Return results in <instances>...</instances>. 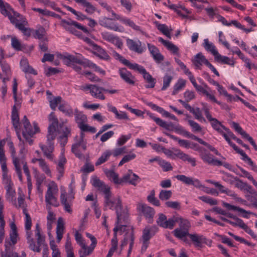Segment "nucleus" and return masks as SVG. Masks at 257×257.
I'll use <instances>...</instances> for the list:
<instances>
[{"mask_svg": "<svg viewBox=\"0 0 257 257\" xmlns=\"http://www.w3.org/2000/svg\"><path fill=\"white\" fill-rule=\"evenodd\" d=\"M61 58L62 59L63 62L68 66L77 63L83 65L84 67L93 68L95 71L100 72L101 74H105V71L102 70L100 67L87 59H81L77 57L72 55L67 54L66 55H61Z\"/></svg>", "mask_w": 257, "mask_h": 257, "instance_id": "1", "label": "nucleus"}, {"mask_svg": "<svg viewBox=\"0 0 257 257\" xmlns=\"http://www.w3.org/2000/svg\"><path fill=\"white\" fill-rule=\"evenodd\" d=\"M49 121L51 122L49 126L59 127L62 128V134L58 138L61 145L64 147L68 142V138L71 135V128L65 126L63 128V122L59 124L58 119L55 116L54 112H52L48 116Z\"/></svg>", "mask_w": 257, "mask_h": 257, "instance_id": "2", "label": "nucleus"}, {"mask_svg": "<svg viewBox=\"0 0 257 257\" xmlns=\"http://www.w3.org/2000/svg\"><path fill=\"white\" fill-rule=\"evenodd\" d=\"M86 236L90 238L91 241V244L88 246L85 243H81V248L79 250L78 252L80 257H86L92 253L94 249L97 244V239L94 236L89 233H86Z\"/></svg>", "mask_w": 257, "mask_h": 257, "instance_id": "3", "label": "nucleus"}, {"mask_svg": "<svg viewBox=\"0 0 257 257\" xmlns=\"http://www.w3.org/2000/svg\"><path fill=\"white\" fill-rule=\"evenodd\" d=\"M80 89L84 91L89 90L91 95L94 98L101 100L105 99V96L102 93V91H104V87L93 84H85L80 86Z\"/></svg>", "mask_w": 257, "mask_h": 257, "instance_id": "4", "label": "nucleus"}, {"mask_svg": "<svg viewBox=\"0 0 257 257\" xmlns=\"http://www.w3.org/2000/svg\"><path fill=\"white\" fill-rule=\"evenodd\" d=\"M115 209L117 216V221L116 224L126 223L128 217L127 209L122 208L121 201L119 197H117L116 205L115 206Z\"/></svg>", "mask_w": 257, "mask_h": 257, "instance_id": "5", "label": "nucleus"}, {"mask_svg": "<svg viewBox=\"0 0 257 257\" xmlns=\"http://www.w3.org/2000/svg\"><path fill=\"white\" fill-rule=\"evenodd\" d=\"M133 70H137L143 75L144 79L148 83L145 86L146 88H152L155 87L156 83V79L153 78L143 66L137 64Z\"/></svg>", "mask_w": 257, "mask_h": 257, "instance_id": "6", "label": "nucleus"}, {"mask_svg": "<svg viewBox=\"0 0 257 257\" xmlns=\"http://www.w3.org/2000/svg\"><path fill=\"white\" fill-rule=\"evenodd\" d=\"M61 25L67 31L69 32L70 33H72L73 30L75 29L73 27L77 28L78 29L81 30L83 32L85 33H89L88 30L85 27L82 26L77 22L71 20L70 19L69 20H66L64 19L62 20Z\"/></svg>", "mask_w": 257, "mask_h": 257, "instance_id": "7", "label": "nucleus"}, {"mask_svg": "<svg viewBox=\"0 0 257 257\" xmlns=\"http://www.w3.org/2000/svg\"><path fill=\"white\" fill-rule=\"evenodd\" d=\"M138 208L141 211L146 219L149 223H152L153 218L155 214V210L150 206L144 203H140Z\"/></svg>", "mask_w": 257, "mask_h": 257, "instance_id": "8", "label": "nucleus"}, {"mask_svg": "<svg viewBox=\"0 0 257 257\" xmlns=\"http://www.w3.org/2000/svg\"><path fill=\"white\" fill-rule=\"evenodd\" d=\"M78 137L76 136L75 137V140L76 142L72 145L71 147V151L72 152L75 154V156L79 159H82L84 158V155L81 153L80 150H79L78 148L79 147H81L82 149L84 151H85L87 148L86 146V142H82L78 140Z\"/></svg>", "mask_w": 257, "mask_h": 257, "instance_id": "9", "label": "nucleus"}, {"mask_svg": "<svg viewBox=\"0 0 257 257\" xmlns=\"http://www.w3.org/2000/svg\"><path fill=\"white\" fill-rule=\"evenodd\" d=\"M112 19L108 18H103L99 21V24L104 27L116 32H123V28L118 27L112 22Z\"/></svg>", "mask_w": 257, "mask_h": 257, "instance_id": "10", "label": "nucleus"}, {"mask_svg": "<svg viewBox=\"0 0 257 257\" xmlns=\"http://www.w3.org/2000/svg\"><path fill=\"white\" fill-rule=\"evenodd\" d=\"M126 45L130 50L139 54L142 53L145 49V48L142 46V43L140 41L136 42L128 38L126 39Z\"/></svg>", "mask_w": 257, "mask_h": 257, "instance_id": "11", "label": "nucleus"}, {"mask_svg": "<svg viewBox=\"0 0 257 257\" xmlns=\"http://www.w3.org/2000/svg\"><path fill=\"white\" fill-rule=\"evenodd\" d=\"M74 198V196L67 198L66 197V193L65 191L62 192L60 195L61 204L64 206L65 210L70 213L72 212V210L71 208V202Z\"/></svg>", "mask_w": 257, "mask_h": 257, "instance_id": "12", "label": "nucleus"}, {"mask_svg": "<svg viewBox=\"0 0 257 257\" xmlns=\"http://www.w3.org/2000/svg\"><path fill=\"white\" fill-rule=\"evenodd\" d=\"M119 74L121 78L126 83L131 85L135 84V77L125 68H120L119 70Z\"/></svg>", "mask_w": 257, "mask_h": 257, "instance_id": "13", "label": "nucleus"}, {"mask_svg": "<svg viewBox=\"0 0 257 257\" xmlns=\"http://www.w3.org/2000/svg\"><path fill=\"white\" fill-rule=\"evenodd\" d=\"M140 178L137 175L133 173L132 170H129L128 173L122 177V182H128L132 185L136 186L137 182L140 181Z\"/></svg>", "mask_w": 257, "mask_h": 257, "instance_id": "14", "label": "nucleus"}, {"mask_svg": "<svg viewBox=\"0 0 257 257\" xmlns=\"http://www.w3.org/2000/svg\"><path fill=\"white\" fill-rule=\"evenodd\" d=\"M92 184L98 191L103 192L104 194L110 191V187L96 177L93 178Z\"/></svg>", "mask_w": 257, "mask_h": 257, "instance_id": "15", "label": "nucleus"}, {"mask_svg": "<svg viewBox=\"0 0 257 257\" xmlns=\"http://www.w3.org/2000/svg\"><path fill=\"white\" fill-rule=\"evenodd\" d=\"M174 155L178 157L183 161H187L188 163H190L193 167H195L196 165L195 158L190 157L188 155L184 153L180 150L177 149L175 150Z\"/></svg>", "mask_w": 257, "mask_h": 257, "instance_id": "16", "label": "nucleus"}, {"mask_svg": "<svg viewBox=\"0 0 257 257\" xmlns=\"http://www.w3.org/2000/svg\"><path fill=\"white\" fill-rule=\"evenodd\" d=\"M104 195L105 209H107V208H108L110 209H113L114 206L115 205V206L116 205L117 197L112 199V193L110 191Z\"/></svg>", "mask_w": 257, "mask_h": 257, "instance_id": "17", "label": "nucleus"}, {"mask_svg": "<svg viewBox=\"0 0 257 257\" xmlns=\"http://www.w3.org/2000/svg\"><path fill=\"white\" fill-rule=\"evenodd\" d=\"M52 189L51 186H48L45 196V200L48 204L55 207H57L59 205V204L57 201L56 197L53 195Z\"/></svg>", "mask_w": 257, "mask_h": 257, "instance_id": "18", "label": "nucleus"}, {"mask_svg": "<svg viewBox=\"0 0 257 257\" xmlns=\"http://www.w3.org/2000/svg\"><path fill=\"white\" fill-rule=\"evenodd\" d=\"M24 130L22 132L23 136L30 144H32L33 140L31 138L35 134V132H34L30 122L28 125L24 124Z\"/></svg>", "mask_w": 257, "mask_h": 257, "instance_id": "19", "label": "nucleus"}, {"mask_svg": "<svg viewBox=\"0 0 257 257\" xmlns=\"http://www.w3.org/2000/svg\"><path fill=\"white\" fill-rule=\"evenodd\" d=\"M3 74L0 73V78L3 80V82L5 83L6 81L10 80L11 76V70L10 66L5 62L0 64Z\"/></svg>", "mask_w": 257, "mask_h": 257, "instance_id": "20", "label": "nucleus"}, {"mask_svg": "<svg viewBox=\"0 0 257 257\" xmlns=\"http://www.w3.org/2000/svg\"><path fill=\"white\" fill-rule=\"evenodd\" d=\"M223 205L224 207H226L228 210H236V211H238V212H240V213H244L245 214L243 215V217L244 218H249V216L248 215H247L246 214H252L257 217V215L256 214L252 213L251 212H250V211H246L244 209L240 208L239 207L231 205V204H230L228 203H226V202H223Z\"/></svg>", "mask_w": 257, "mask_h": 257, "instance_id": "21", "label": "nucleus"}, {"mask_svg": "<svg viewBox=\"0 0 257 257\" xmlns=\"http://www.w3.org/2000/svg\"><path fill=\"white\" fill-rule=\"evenodd\" d=\"M48 146L41 145L40 146L41 150L44 153V155L49 159H52L53 156L52 153L54 150V143L47 142Z\"/></svg>", "mask_w": 257, "mask_h": 257, "instance_id": "22", "label": "nucleus"}, {"mask_svg": "<svg viewBox=\"0 0 257 257\" xmlns=\"http://www.w3.org/2000/svg\"><path fill=\"white\" fill-rule=\"evenodd\" d=\"M64 230V223L63 219L59 217L57 220L56 228L57 241L59 242L63 237Z\"/></svg>", "mask_w": 257, "mask_h": 257, "instance_id": "23", "label": "nucleus"}, {"mask_svg": "<svg viewBox=\"0 0 257 257\" xmlns=\"http://www.w3.org/2000/svg\"><path fill=\"white\" fill-rule=\"evenodd\" d=\"M11 118L14 127L15 129L18 130V127L21 126V125L19 113L15 105L13 107Z\"/></svg>", "mask_w": 257, "mask_h": 257, "instance_id": "24", "label": "nucleus"}, {"mask_svg": "<svg viewBox=\"0 0 257 257\" xmlns=\"http://www.w3.org/2000/svg\"><path fill=\"white\" fill-rule=\"evenodd\" d=\"M132 237L133 238V244L134 243V232L133 229H132L130 231H128L124 235L123 240L121 241V244L120 245V251L119 252V254L121 253V251L122 250L124 246H126L128 241L130 243L131 242Z\"/></svg>", "mask_w": 257, "mask_h": 257, "instance_id": "25", "label": "nucleus"}, {"mask_svg": "<svg viewBox=\"0 0 257 257\" xmlns=\"http://www.w3.org/2000/svg\"><path fill=\"white\" fill-rule=\"evenodd\" d=\"M75 120L80 128L81 125H84L87 119L86 116L81 112H79L77 109L75 110Z\"/></svg>", "mask_w": 257, "mask_h": 257, "instance_id": "26", "label": "nucleus"}, {"mask_svg": "<svg viewBox=\"0 0 257 257\" xmlns=\"http://www.w3.org/2000/svg\"><path fill=\"white\" fill-rule=\"evenodd\" d=\"M9 146L10 151L11 152V155L13 158V162L16 171L17 173H18L19 176H21L20 168L18 165V158L15 157L16 151L15 150L14 144L12 142H10L9 143Z\"/></svg>", "mask_w": 257, "mask_h": 257, "instance_id": "27", "label": "nucleus"}, {"mask_svg": "<svg viewBox=\"0 0 257 257\" xmlns=\"http://www.w3.org/2000/svg\"><path fill=\"white\" fill-rule=\"evenodd\" d=\"M215 60L218 62L234 66L235 62L227 57L221 55L219 53L214 56Z\"/></svg>", "mask_w": 257, "mask_h": 257, "instance_id": "28", "label": "nucleus"}, {"mask_svg": "<svg viewBox=\"0 0 257 257\" xmlns=\"http://www.w3.org/2000/svg\"><path fill=\"white\" fill-rule=\"evenodd\" d=\"M159 41L162 43L168 50L171 51L173 54H177L178 52V48L172 42L165 40L162 38H159Z\"/></svg>", "mask_w": 257, "mask_h": 257, "instance_id": "29", "label": "nucleus"}, {"mask_svg": "<svg viewBox=\"0 0 257 257\" xmlns=\"http://www.w3.org/2000/svg\"><path fill=\"white\" fill-rule=\"evenodd\" d=\"M94 49L96 51L95 54L101 59L109 60L110 57L106 52L101 47L97 45H94Z\"/></svg>", "mask_w": 257, "mask_h": 257, "instance_id": "30", "label": "nucleus"}, {"mask_svg": "<svg viewBox=\"0 0 257 257\" xmlns=\"http://www.w3.org/2000/svg\"><path fill=\"white\" fill-rule=\"evenodd\" d=\"M189 237L193 242L195 245L197 247H201L202 244L204 242L206 238L203 235H198L197 234H190Z\"/></svg>", "mask_w": 257, "mask_h": 257, "instance_id": "31", "label": "nucleus"}, {"mask_svg": "<svg viewBox=\"0 0 257 257\" xmlns=\"http://www.w3.org/2000/svg\"><path fill=\"white\" fill-rule=\"evenodd\" d=\"M76 3L81 4L86 8L85 12L89 14H93L96 10L95 8L86 0H74Z\"/></svg>", "mask_w": 257, "mask_h": 257, "instance_id": "32", "label": "nucleus"}, {"mask_svg": "<svg viewBox=\"0 0 257 257\" xmlns=\"http://www.w3.org/2000/svg\"><path fill=\"white\" fill-rule=\"evenodd\" d=\"M58 133V127L49 126L48 128V134L47 135V142H53L55 139Z\"/></svg>", "mask_w": 257, "mask_h": 257, "instance_id": "33", "label": "nucleus"}, {"mask_svg": "<svg viewBox=\"0 0 257 257\" xmlns=\"http://www.w3.org/2000/svg\"><path fill=\"white\" fill-rule=\"evenodd\" d=\"M114 57L131 69L133 70L135 67L137 66V63H131L128 60H126L116 52H114Z\"/></svg>", "mask_w": 257, "mask_h": 257, "instance_id": "34", "label": "nucleus"}, {"mask_svg": "<svg viewBox=\"0 0 257 257\" xmlns=\"http://www.w3.org/2000/svg\"><path fill=\"white\" fill-rule=\"evenodd\" d=\"M164 134L166 136L169 137L171 139H172L175 141H178V143L180 146L185 147L186 148H189L191 142H189V141L180 139L178 138H177V137H176L174 135H172L170 134H169L168 133H164Z\"/></svg>", "mask_w": 257, "mask_h": 257, "instance_id": "35", "label": "nucleus"}, {"mask_svg": "<svg viewBox=\"0 0 257 257\" xmlns=\"http://www.w3.org/2000/svg\"><path fill=\"white\" fill-rule=\"evenodd\" d=\"M9 19L11 23L18 29H19L18 26L22 25L23 24H28V22L26 18L19 19V18H17L16 17H12V15L9 17Z\"/></svg>", "mask_w": 257, "mask_h": 257, "instance_id": "36", "label": "nucleus"}, {"mask_svg": "<svg viewBox=\"0 0 257 257\" xmlns=\"http://www.w3.org/2000/svg\"><path fill=\"white\" fill-rule=\"evenodd\" d=\"M58 109L60 111L65 113V115L72 116L73 113V109L67 103H63L59 105Z\"/></svg>", "mask_w": 257, "mask_h": 257, "instance_id": "37", "label": "nucleus"}, {"mask_svg": "<svg viewBox=\"0 0 257 257\" xmlns=\"http://www.w3.org/2000/svg\"><path fill=\"white\" fill-rule=\"evenodd\" d=\"M120 21L123 23L124 24L129 26L134 30L140 31L143 35L145 34V33L141 30L140 27L137 25L133 21H132L130 19H122L120 20Z\"/></svg>", "mask_w": 257, "mask_h": 257, "instance_id": "38", "label": "nucleus"}, {"mask_svg": "<svg viewBox=\"0 0 257 257\" xmlns=\"http://www.w3.org/2000/svg\"><path fill=\"white\" fill-rule=\"evenodd\" d=\"M179 221V216L178 215H174L171 217L169 218L167 221L164 228L172 229L175 226L176 222H178Z\"/></svg>", "mask_w": 257, "mask_h": 257, "instance_id": "39", "label": "nucleus"}, {"mask_svg": "<svg viewBox=\"0 0 257 257\" xmlns=\"http://www.w3.org/2000/svg\"><path fill=\"white\" fill-rule=\"evenodd\" d=\"M105 174L110 179H112L115 184H119L122 183V178L119 179L118 175L112 170H107Z\"/></svg>", "mask_w": 257, "mask_h": 257, "instance_id": "40", "label": "nucleus"}, {"mask_svg": "<svg viewBox=\"0 0 257 257\" xmlns=\"http://www.w3.org/2000/svg\"><path fill=\"white\" fill-rule=\"evenodd\" d=\"M204 47L209 52H210L214 56L218 54V51L215 49V46L211 43H210L207 39L204 40Z\"/></svg>", "mask_w": 257, "mask_h": 257, "instance_id": "41", "label": "nucleus"}, {"mask_svg": "<svg viewBox=\"0 0 257 257\" xmlns=\"http://www.w3.org/2000/svg\"><path fill=\"white\" fill-rule=\"evenodd\" d=\"M112 153L109 150H107L104 152L102 155L98 159L97 161L95 163V166H99L102 163H104L108 160L109 157L111 155Z\"/></svg>", "mask_w": 257, "mask_h": 257, "instance_id": "42", "label": "nucleus"}, {"mask_svg": "<svg viewBox=\"0 0 257 257\" xmlns=\"http://www.w3.org/2000/svg\"><path fill=\"white\" fill-rule=\"evenodd\" d=\"M175 131L179 134H182L185 136V137L191 138L193 140H194L196 139V136L190 133L189 132L186 131L185 130H184L182 126L180 125H177L176 126Z\"/></svg>", "mask_w": 257, "mask_h": 257, "instance_id": "43", "label": "nucleus"}, {"mask_svg": "<svg viewBox=\"0 0 257 257\" xmlns=\"http://www.w3.org/2000/svg\"><path fill=\"white\" fill-rule=\"evenodd\" d=\"M35 232L36 236L37 237V244L39 245H44L45 242V238L44 236H42L41 234V229L40 227V225L38 223H37L36 225Z\"/></svg>", "mask_w": 257, "mask_h": 257, "instance_id": "44", "label": "nucleus"}, {"mask_svg": "<svg viewBox=\"0 0 257 257\" xmlns=\"http://www.w3.org/2000/svg\"><path fill=\"white\" fill-rule=\"evenodd\" d=\"M1 2H0V10H1V13L5 16H7L8 17V18H9V17L10 16H12V14L9 11V9H10L11 10V8H10V6L9 4H6V6H5L4 4V2L3 1V0H1Z\"/></svg>", "mask_w": 257, "mask_h": 257, "instance_id": "45", "label": "nucleus"}, {"mask_svg": "<svg viewBox=\"0 0 257 257\" xmlns=\"http://www.w3.org/2000/svg\"><path fill=\"white\" fill-rule=\"evenodd\" d=\"M155 24L158 29L168 38L171 39V35L168 31L167 26L165 24H159L158 22H155Z\"/></svg>", "mask_w": 257, "mask_h": 257, "instance_id": "46", "label": "nucleus"}, {"mask_svg": "<svg viewBox=\"0 0 257 257\" xmlns=\"http://www.w3.org/2000/svg\"><path fill=\"white\" fill-rule=\"evenodd\" d=\"M64 7L69 12H71L73 14L75 15L77 17V19L78 20H84L86 19H88V17H87L85 15H83L82 13L77 12L74 9H73L72 8L68 6H64Z\"/></svg>", "mask_w": 257, "mask_h": 257, "instance_id": "47", "label": "nucleus"}, {"mask_svg": "<svg viewBox=\"0 0 257 257\" xmlns=\"http://www.w3.org/2000/svg\"><path fill=\"white\" fill-rule=\"evenodd\" d=\"M200 156L204 162L210 165L211 164L213 158L210 153L206 152V150L205 149L201 152Z\"/></svg>", "mask_w": 257, "mask_h": 257, "instance_id": "48", "label": "nucleus"}, {"mask_svg": "<svg viewBox=\"0 0 257 257\" xmlns=\"http://www.w3.org/2000/svg\"><path fill=\"white\" fill-rule=\"evenodd\" d=\"M173 232L174 235L180 239H183L186 236H189V234H190L188 231L179 228H176Z\"/></svg>", "mask_w": 257, "mask_h": 257, "instance_id": "49", "label": "nucleus"}, {"mask_svg": "<svg viewBox=\"0 0 257 257\" xmlns=\"http://www.w3.org/2000/svg\"><path fill=\"white\" fill-rule=\"evenodd\" d=\"M189 111L194 114L196 119L201 121H206L205 119L202 116V112L199 108H193L192 107Z\"/></svg>", "mask_w": 257, "mask_h": 257, "instance_id": "50", "label": "nucleus"}, {"mask_svg": "<svg viewBox=\"0 0 257 257\" xmlns=\"http://www.w3.org/2000/svg\"><path fill=\"white\" fill-rule=\"evenodd\" d=\"M185 84L186 81L185 80L179 79L174 85L172 94L176 95L180 90L182 89L185 86Z\"/></svg>", "mask_w": 257, "mask_h": 257, "instance_id": "51", "label": "nucleus"}, {"mask_svg": "<svg viewBox=\"0 0 257 257\" xmlns=\"http://www.w3.org/2000/svg\"><path fill=\"white\" fill-rule=\"evenodd\" d=\"M205 59L206 58L202 53H198L195 56L193 63L196 67L199 68L202 65V63H204Z\"/></svg>", "mask_w": 257, "mask_h": 257, "instance_id": "52", "label": "nucleus"}, {"mask_svg": "<svg viewBox=\"0 0 257 257\" xmlns=\"http://www.w3.org/2000/svg\"><path fill=\"white\" fill-rule=\"evenodd\" d=\"M155 192L154 190H152L150 195L147 197V199L149 202L156 206H160V203L159 200L155 197Z\"/></svg>", "mask_w": 257, "mask_h": 257, "instance_id": "53", "label": "nucleus"}, {"mask_svg": "<svg viewBox=\"0 0 257 257\" xmlns=\"http://www.w3.org/2000/svg\"><path fill=\"white\" fill-rule=\"evenodd\" d=\"M13 184L11 182V181H8V184L6 187L7 190V198L8 199H13V197L16 194V192L14 189H13Z\"/></svg>", "mask_w": 257, "mask_h": 257, "instance_id": "54", "label": "nucleus"}, {"mask_svg": "<svg viewBox=\"0 0 257 257\" xmlns=\"http://www.w3.org/2000/svg\"><path fill=\"white\" fill-rule=\"evenodd\" d=\"M23 213L25 215L26 221H25V228L26 230H30L32 226V220L29 214L27 208L23 209Z\"/></svg>", "mask_w": 257, "mask_h": 257, "instance_id": "55", "label": "nucleus"}, {"mask_svg": "<svg viewBox=\"0 0 257 257\" xmlns=\"http://www.w3.org/2000/svg\"><path fill=\"white\" fill-rule=\"evenodd\" d=\"M172 195V192L171 190H161L159 197L161 200H167L169 199Z\"/></svg>", "mask_w": 257, "mask_h": 257, "instance_id": "56", "label": "nucleus"}, {"mask_svg": "<svg viewBox=\"0 0 257 257\" xmlns=\"http://www.w3.org/2000/svg\"><path fill=\"white\" fill-rule=\"evenodd\" d=\"M46 33L44 28L41 26L38 29L35 30L34 37L36 39L42 40L43 39L45 38H44V36L46 34Z\"/></svg>", "mask_w": 257, "mask_h": 257, "instance_id": "57", "label": "nucleus"}, {"mask_svg": "<svg viewBox=\"0 0 257 257\" xmlns=\"http://www.w3.org/2000/svg\"><path fill=\"white\" fill-rule=\"evenodd\" d=\"M34 177L36 180V185H41L46 177L44 174H41L37 169H34Z\"/></svg>", "mask_w": 257, "mask_h": 257, "instance_id": "58", "label": "nucleus"}, {"mask_svg": "<svg viewBox=\"0 0 257 257\" xmlns=\"http://www.w3.org/2000/svg\"><path fill=\"white\" fill-rule=\"evenodd\" d=\"M12 46L14 49L17 51L23 50L25 48V46L22 45L19 41L15 37L12 38Z\"/></svg>", "mask_w": 257, "mask_h": 257, "instance_id": "59", "label": "nucleus"}, {"mask_svg": "<svg viewBox=\"0 0 257 257\" xmlns=\"http://www.w3.org/2000/svg\"><path fill=\"white\" fill-rule=\"evenodd\" d=\"M160 123L159 124V126L162 127L168 131H175L176 126L172 122H170L169 123L166 122V121L163 120H159Z\"/></svg>", "mask_w": 257, "mask_h": 257, "instance_id": "60", "label": "nucleus"}, {"mask_svg": "<svg viewBox=\"0 0 257 257\" xmlns=\"http://www.w3.org/2000/svg\"><path fill=\"white\" fill-rule=\"evenodd\" d=\"M39 166L43 172L47 175L51 176V173L49 167L44 159H42V160H40Z\"/></svg>", "mask_w": 257, "mask_h": 257, "instance_id": "61", "label": "nucleus"}, {"mask_svg": "<svg viewBox=\"0 0 257 257\" xmlns=\"http://www.w3.org/2000/svg\"><path fill=\"white\" fill-rule=\"evenodd\" d=\"M179 222H180V228L188 231L189 228L190 227V223L188 220L183 219V218L179 217Z\"/></svg>", "mask_w": 257, "mask_h": 257, "instance_id": "62", "label": "nucleus"}, {"mask_svg": "<svg viewBox=\"0 0 257 257\" xmlns=\"http://www.w3.org/2000/svg\"><path fill=\"white\" fill-rule=\"evenodd\" d=\"M199 199L205 203L210 204V205H215L217 204V201L210 197L206 196H199Z\"/></svg>", "mask_w": 257, "mask_h": 257, "instance_id": "63", "label": "nucleus"}, {"mask_svg": "<svg viewBox=\"0 0 257 257\" xmlns=\"http://www.w3.org/2000/svg\"><path fill=\"white\" fill-rule=\"evenodd\" d=\"M188 124L192 127L193 132H200L202 131V127L197 122L194 120L189 119L188 120Z\"/></svg>", "mask_w": 257, "mask_h": 257, "instance_id": "64", "label": "nucleus"}]
</instances>
